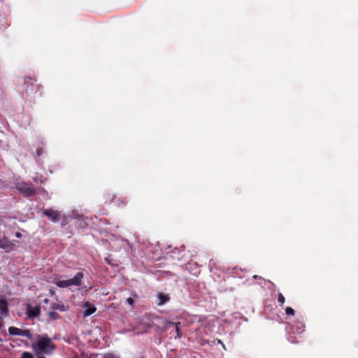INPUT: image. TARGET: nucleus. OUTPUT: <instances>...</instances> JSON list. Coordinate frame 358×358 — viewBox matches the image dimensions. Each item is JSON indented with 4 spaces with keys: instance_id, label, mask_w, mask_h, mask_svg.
<instances>
[{
    "instance_id": "f257e3e1",
    "label": "nucleus",
    "mask_w": 358,
    "mask_h": 358,
    "mask_svg": "<svg viewBox=\"0 0 358 358\" xmlns=\"http://www.w3.org/2000/svg\"><path fill=\"white\" fill-rule=\"evenodd\" d=\"M55 345L48 336L40 337L35 343L32 344V348L36 355H50L55 349Z\"/></svg>"
},
{
    "instance_id": "f03ea898",
    "label": "nucleus",
    "mask_w": 358,
    "mask_h": 358,
    "mask_svg": "<svg viewBox=\"0 0 358 358\" xmlns=\"http://www.w3.org/2000/svg\"><path fill=\"white\" fill-rule=\"evenodd\" d=\"M36 80L31 77L24 78V85L25 88L23 91V96L26 97L27 100L31 101V99L36 96V94L41 96V93L39 92L41 86L35 84Z\"/></svg>"
},
{
    "instance_id": "7ed1b4c3",
    "label": "nucleus",
    "mask_w": 358,
    "mask_h": 358,
    "mask_svg": "<svg viewBox=\"0 0 358 358\" xmlns=\"http://www.w3.org/2000/svg\"><path fill=\"white\" fill-rule=\"evenodd\" d=\"M17 189L26 197H29L36 194L35 188L31 182H20L16 184Z\"/></svg>"
},
{
    "instance_id": "20e7f679",
    "label": "nucleus",
    "mask_w": 358,
    "mask_h": 358,
    "mask_svg": "<svg viewBox=\"0 0 358 358\" xmlns=\"http://www.w3.org/2000/svg\"><path fill=\"white\" fill-rule=\"evenodd\" d=\"M17 241H10L6 236H3L0 238V248L3 249L6 252H10L14 250Z\"/></svg>"
},
{
    "instance_id": "39448f33",
    "label": "nucleus",
    "mask_w": 358,
    "mask_h": 358,
    "mask_svg": "<svg viewBox=\"0 0 358 358\" xmlns=\"http://www.w3.org/2000/svg\"><path fill=\"white\" fill-rule=\"evenodd\" d=\"M8 331L11 336H22L29 339L32 338V334L29 329H20L15 327H10Z\"/></svg>"
},
{
    "instance_id": "423d86ee",
    "label": "nucleus",
    "mask_w": 358,
    "mask_h": 358,
    "mask_svg": "<svg viewBox=\"0 0 358 358\" xmlns=\"http://www.w3.org/2000/svg\"><path fill=\"white\" fill-rule=\"evenodd\" d=\"M171 325L175 326V331L176 334V335L175 336V338H180L182 337L181 323L180 322H173L171 321L166 320L164 322V330H168V329Z\"/></svg>"
},
{
    "instance_id": "0eeeda50",
    "label": "nucleus",
    "mask_w": 358,
    "mask_h": 358,
    "mask_svg": "<svg viewBox=\"0 0 358 358\" xmlns=\"http://www.w3.org/2000/svg\"><path fill=\"white\" fill-rule=\"evenodd\" d=\"M42 214L44 216L48 217L51 221L56 222L60 217V213L57 210H55L52 208L49 209H42Z\"/></svg>"
},
{
    "instance_id": "6e6552de",
    "label": "nucleus",
    "mask_w": 358,
    "mask_h": 358,
    "mask_svg": "<svg viewBox=\"0 0 358 358\" xmlns=\"http://www.w3.org/2000/svg\"><path fill=\"white\" fill-rule=\"evenodd\" d=\"M41 307L40 306H32L28 305L26 308V314L29 318L34 319L40 315Z\"/></svg>"
},
{
    "instance_id": "1a4fd4ad",
    "label": "nucleus",
    "mask_w": 358,
    "mask_h": 358,
    "mask_svg": "<svg viewBox=\"0 0 358 358\" xmlns=\"http://www.w3.org/2000/svg\"><path fill=\"white\" fill-rule=\"evenodd\" d=\"M83 278V274L81 272H78L76 274V275L71 279L66 280L68 286H79L81 285L82 279Z\"/></svg>"
},
{
    "instance_id": "9d476101",
    "label": "nucleus",
    "mask_w": 358,
    "mask_h": 358,
    "mask_svg": "<svg viewBox=\"0 0 358 358\" xmlns=\"http://www.w3.org/2000/svg\"><path fill=\"white\" fill-rule=\"evenodd\" d=\"M0 313L3 317H7L9 314L8 303L3 296H0Z\"/></svg>"
},
{
    "instance_id": "9b49d317",
    "label": "nucleus",
    "mask_w": 358,
    "mask_h": 358,
    "mask_svg": "<svg viewBox=\"0 0 358 358\" xmlns=\"http://www.w3.org/2000/svg\"><path fill=\"white\" fill-rule=\"evenodd\" d=\"M157 298L159 299V301L157 302L158 306H162L170 300L169 294H165L162 292L157 293Z\"/></svg>"
},
{
    "instance_id": "f8f14e48",
    "label": "nucleus",
    "mask_w": 358,
    "mask_h": 358,
    "mask_svg": "<svg viewBox=\"0 0 358 358\" xmlns=\"http://www.w3.org/2000/svg\"><path fill=\"white\" fill-rule=\"evenodd\" d=\"M51 308L52 310H59L62 312L66 310V308L63 303H52L51 304Z\"/></svg>"
},
{
    "instance_id": "ddd939ff",
    "label": "nucleus",
    "mask_w": 358,
    "mask_h": 358,
    "mask_svg": "<svg viewBox=\"0 0 358 358\" xmlns=\"http://www.w3.org/2000/svg\"><path fill=\"white\" fill-rule=\"evenodd\" d=\"M56 285L61 288L68 287V283L66 280H58L55 282Z\"/></svg>"
},
{
    "instance_id": "4468645a",
    "label": "nucleus",
    "mask_w": 358,
    "mask_h": 358,
    "mask_svg": "<svg viewBox=\"0 0 358 358\" xmlns=\"http://www.w3.org/2000/svg\"><path fill=\"white\" fill-rule=\"evenodd\" d=\"M83 306L87 308L83 313V316L85 317L90 315V302H85Z\"/></svg>"
},
{
    "instance_id": "2eb2a0df",
    "label": "nucleus",
    "mask_w": 358,
    "mask_h": 358,
    "mask_svg": "<svg viewBox=\"0 0 358 358\" xmlns=\"http://www.w3.org/2000/svg\"><path fill=\"white\" fill-rule=\"evenodd\" d=\"M48 316L50 320H55L59 318V315L55 311H51L48 313Z\"/></svg>"
},
{
    "instance_id": "dca6fc26",
    "label": "nucleus",
    "mask_w": 358,
    "mask_h": 358,
    "mask_svg": "<svg viewBox=\"0 0 358 358\" xmlns=\"http://www.w3.org/2000/svg\"><path fill=\"white\" fill-rule=\"evenodd\" d=\"M285 313L288 315H294L295 311L292 308L287 307L285 309Z\"/></svg>"
},
{
    "instance_id": "f3484780",
    "label": "nucleus",
    "mask_w": 358,
    "mask_h": 358,
    "mask_svg": "<svg viewBox=\"0 0 358 358\" xmlns=\"http://www.w3.org/2000/svg\"><path fill=\"white\" fill-rule=\"evenodd\" d=\"M285 299L284 296L282 295V293H279L278 294V301L279 303H280L281 305L282 306V304L285 303Z\"/></svg>"
},
{
    "instance_id": "a211bd4d",
    "label": "nucleus",
    "mask_w": 358,
    "mask_h": 358,
    "mask_svg": "<svg viewBox=\"0 0 358 358\" xmlns=\"http://www.w3.org/2000/svg\"><path fill=\"white\" fill-rule=\"evenodd\" d=\"M21 358H34V357L31 353L29 352H24L22 354Z\"/></svg>"
},
{
    "instance_id": "6ab92c4d",
    "label": "nucleus",
    "mask_w": 358,
    "mask_h": 358,
    "mask_svg": "<svg viewBox=\"0 0 358 358\" xmlns=\"http://www.w3.org/2000/svg\"><path fill=\"white\" fill-rule=\"evenodd\" d=\"M43 152V150L42 148H38L36 150V154L38 157L41 156Z\"/></svg>"
},
{
    "instance_id": "aec40b11",
    "label": "nucleus",
    "mask_w": 358,
    "mask_h": 358,
    "mask_svg": "<svg viewBox=\"0 0 358 358\" xmlns=\"http://www.w3.org/2000/svg\"><path fill=\"white\" fill-rule=\"evenodd\" d=\"M103 358H119L118 357L114 355L113 354H111V353H108V354H106Z\"/></svg>"
},
{
    "instance_id": "412c9836",
    "label": "nucleus",
    "mask_w": 358,
    "mask_h": 358,
    "mask_svg": "<svg viewBox=\"0 0 358 358\" xmlns=\"http://www.w3.org/2000/svg\"><path fill=\"white\" fill-rule=\"evenodd\" d=\"M127 303H129V305L132 306L134 303V301L132 298L129 297L127 299Z\"/></svg>"
},
{
    "instance_id": "4be33fe9",
    "label": "nucleus",
    "mask_w": 358,
    "mask_h": 358,
    "mask_svg": "<svg viewBox=\"0 0 358 358\" xmlns=\"http://www.w3.org/2000/svg\"><path fill=\"white\" fill-rule=\"evenodd\" d=\"M96 307L91 305V308H90L91 315L93 314L96 311Z\"/></svg>"
},
{
    "instance_id": "5701e85b",
    "label": "nucleus",
    "mask_w": 358,
    "mask_h": 358,
    "mask_svg": "<svg viewBox=\"0 0 358 358\" xmlns=\"http://www.w3.org/2000/svg\"><path fill=\"white\" fill-rule=\"evenodd\" d=\"M3 317L0 315V329L3 327Z\"/></svg>"
},
{
    "instance_id": "b1692460",
    "label": "nucleus",
    "mask_w": 358,
    "mask_h": 358,
    "mask_svg": "<svg viewBox=\"0 0 358 358\" xmlns=\"http://www.w3.org/2000/svg\"><path fill=\"white\" fill-rule=\"evenodd\" d=\"M15 236L16 238H20L22 237V234L19 231L15 232Z\"/></svg>"
},
{
    "instance_id": "393cba45",
    "label": "nucleus",
    "mask_w": 358,
    "mask_h": 358,
    "mask_svg": "<svg viewBox=\"0 0 358 358\" xmlns=\"http://www.w3.org/2000/svg\"><path fill=\"white\" fill-rule=\"evenodd\" d=\"M50 294L51 295H54L55 294V291H53L52 289H50Z\"/></svg>"
},
{
    "instance_id": "a878e982",
    "label": "nucleus",
    "mask_w": 358,
    "mask_h": 358,
    "mask_svg": "<svg viewBox=\"0 0 358 358\" xmlns=\"http://www.w3.org/2000/svg\"><path fill=\"white\" fill-rule=\"evenodd\" d=\"M44 303H48L49 302V300L48 299H44Z\"/></svg>"
},
{
    "instance_id": "bb28decb",
    "label": "nucleus",
    "mask_w": 358,
    "mask_h": 358,
    "mask_svg": "<svg viewBox=\"0 0 358 358\" xmlns=\"http://www.w3.org/2000/svg\"><path fill=\"white\" fill-rule=\"evenodd\" d=\"M34 180L35 182H38V178H34Z\"/></svg>"
},
{
    "instance_id": "cd10ccee",
    "label": "nucleus",
    "mask_w": 358,
    "mask_h": 358,
    "mask_svg": "<svg viewBox=\"0 0 358 358\" xmlns=\"http://www.w3.org/2000/svg\"><path fill=\"white\" fill-rule=\"evenodd\" d=\"M34 180L35 182H38V178H34Z\"/></svg>"
},
{
    "instance_id": "c85d7f7f",
    "label": "nucleus",
    "mask_w": 358,
    "mask_h": 358,
    "mask_svg": "<svg viewBox=\"0 0 358 358\" xmlns=\"http://www.w3.org/2000/svg\"><path fill=\"white\" fill-rule=\"evenodd\" d=\"M37 358H45V357H43V356H38V357H37Z\"/></svg>"
},
{
    "instance_id": "c756f323",
    "label": "nucleus",
    "mask_w": 358,
    "mask_h": 358,
    "mask_svg": "<svg viewBox=\"0 0 358 358\" xmlns=\"http://www.w3.org/2000/svg\"><path fill=\"white\" fill-rule=\"evenodd\" d=\"M122 204H123V205H125V204H126V203H125V202H124V201H122Z\"/></svg>"
},
{
    "instance_id": "7c9ffc66",
    "label": "nucleus",
    "mask_w": 358,
    "mask_h": 358,
    "mask_svg": "<svg viewBox=\"0 0 358 358\" xmlns=\"http://www.w3.org/2000/svg\"><path fill=\"white\" fill-rule=\"evenodd\" d=\"M142 358H144V357H142Z\"/></svg>"
}]
</instances>
